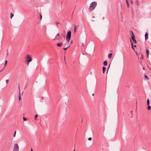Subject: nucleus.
I'll return each mask as SVG.
<instances>
[{
	"mask_svg": "<svg viewBox=\"0 0 151 151\" xmlns=\"http://www.w3.org/2000/svg\"><path fill=\"white\" fill-rule=\"evenodd\" d=\"M103 64L104 65L106 66L107 65V62L106 61H105L103 62Z\"/></svg>",
	"mask_w": 151,
	"mask_h": 151,
	"instance_id": "12",
	"label": "nucleus"
},
{
	"mask_svg": "<svg viewBox=\"0 0 151 151\" xmlns=\"http://www.w3.org/2000/svg\"><path fill=\"white\" fill-rule=\"evenodd\" d=\"M72 43V41H71V43Z\"/></svg>",
	"mask_w": 151,
	"mask_h": 151,
	"instance_id": "39",
	"label": "nucleus"
},
{
	"mask_svg": "<svg viewBox=\"0 0 151 151\" xmlns=\"http://www.w3.org/2000/svg\"><path fill=\"white\" fill-rule=\"evenodd\" d=\"M143 70H145V68H143Z\"/></svg>",
	"mask_w": 151,
	"mask_h": 151,
	"instance_id": "38",
	"label": "nucleus"
},
{
	"mask_svg": "<svg viewBox=\"0 0 151 151\" xmlns=\"http://www.w3.org/2000/svg\"><path fill=\"white\" fill-rule=\"evenodd\" d=\"M7 61L6 60L5 61V63L6 64V63H7Z\"/></svg>",
	"mask_w": 151,
	"mask_h": 151,
	"instance_id": "33",
	"label": "nucleus"
},
{
	"mask_svg": "<svg viewBox=\"0 0 151 151\" xmlns=\"http://www.w3.org/2000/svg\"><path fill=\"white\" fill-rule=\"evenodd\" d=\"M73 151H75V150H73Z\"/></svg>",
	"mask_w": 151,
	"mask_h": 151,
	"instance_id": "45",
	"label": "nucleus"
},
{
	"mask_svg": "<svg viewBox=\"0 0 151 151\" xmlns=\"http://www.w3.org/2000/svg\"><path fill=\"white\" fill-rule=\"evenodd\" d=\"M3 70V69L2 70H0V72H1V71Z\"/></svg>",
	"mask_w": 151,
	"mask_h": 151,
	"instance_id": "42",
	"label": "nucleus"
},
{
	"mask_svg": "<svg viewBox=\"0 0 151 151\" xmlns=\"http://www.w3.org/2000/svg\"><path fill=\"white\" fill-rule=\"evenodd\" d=\"M71 37V32L70 31H69L67 33L66 37V40L68 42L70 39Z\"/></svg>",
	"mask_w": 151,
	"mask_h": 151,
	"instance_id": "3",
	"label": "nucleus"
},
{
	"mask_svg": "<svg viewBox=\"0 0 151 151\" xmlns=\"http://www.w3.org/2000/svg\"><path fill=\"white\" fill-rule=\"evenodd\" d=\"M82 46H83V43H82Z\"/></svg>",
	"mask_w": 151,
	"mask_h": 151,
	"instance_id": "35",
	"label": "nucleus"
},
{
	"mask_svg": "<svg viewBox=\"0 0 151 151\" xmlns=\"http://www.w3.org/2000/svg\"><path fill=\"white\" fill-rule=\"evenodd\" d=\"M6 63H5V64H4V66L5 65H6Z\"/></svg>",
	"mask_w": 151,
	"mask_h": 151,
	"instance_id": "43",
	"label": "nucleus"
},
{
	"mask_svg": "<svg viewBox=\"0 0 151 151\" xmlns=\"http://www.w3.org/2000/svg\"><path fill=\"white\" fill-rule=\"evenodd\" d=\"M23 120L24 121H25L26 120V119L25 118H24V117H23Z\"/></svg>",
	"mask_w": 151,
	"mask_h": 151,
	"instance_id": "30",
	"label": "nucleus"
},
{
	"mask_svg": "<svg viewBox=\"0 0 151 151\" xmlns=\"http://www.w3.org/2000/svg\"><path fill=\"white\" fill-rule=\"evenodd\" d=\"M136 53H137V52H136Z\"/></svg>",
	"mask_w": 151,
	"mask_h": 151,
	"instance_id": "44",
	"label": "nucleus"
},
{
	"mask_svg": "<svg viewBox=\"0 0 151 151\" xmlns=\"http://www.w3.org/2000/svg\"><path fill=\"white\" fill-rule=\"evenodd\" d=\"M127 7L128 8H129V3H127Z\"/></svg>",
	"mask_w": 151,
	"mask_h": 151,
	"instance_id": "22",
	"label": "nucleus"
},
{
	"mask_svg": "<svg viewBox=\"0 0 151 151\" xmlns=\"http://www.w3.org/2000/svg\"><path fill=\"white\" fill-rule=\"evenodd\" d=\"M82 54L83 55H84V53H83V52H82Z\"/></svg>",
	"mask_w": 151,
	"mask_h": 151,
	"instance_id": "37",
	"label": "nucleus"
},
{
	"mask_svg": "<svg viewBox=\"0 0 151 151\" xmlns=\"http://www.w3.org/2000/svg\"><path fill=\"white\" fill-rule=\"evenodd\" d=\"M132 39V40H134L135 37L134 36V37H133V36H131Z\"/></svg>",
	"mask_w": 151,
	"mask_h": 151,
	"instance_id": "17",
	"label": "nucleus"
},
{
	"mask_svg": "<svg viewBox=\"0 0 151 151\" xmlns=\"http://www.w3.org/2000/svg\"><path fill=\"white\" fill-rule=\"evenodd\" d=\"M40 19H41L42 18V16H41V14L40 15Z\"/></svg>",
	"mask_w": 151,
	"mask_h": 151,
	"instance_id": "31",
	"label": "nucleus"
},
{
	"mask_svg": "<svg viewBox=\"0 0 151 151\" xmlns=\"http://www.w3.org/2000/svg\"><path fill=\"white\" fill-rule=\"evenodd\" d=\"M31 151H33V150L32 148L31 149Z\"/></svg>",
	"mask_w": 151,
	"mask_h": 151,
	"instance_id": "36",
	"label": "nucleus"
},
{
	"mask_svg": "<svg viewBox=\"0 0 151 151\" xmlns=\"http://www.w3.org/2000/svg\"><path fill=\"white\" fill-rule=\"evenodd\" d=\"M70 46V45H69L68 47H66L65 48H63V50H66Z\"/></svg>",
	"mask_w": 151,
	"mask_h": 151,
	"instance_id": "18",
	"label": "nucleus"
},
{
	"mask_svg": "<svg viewBox=\"0 0 151 151\" xmlns=\"http://www.w3.org/2000/svg\"><path fill=\"white\" fill-rule=\"evenodd\" d=\"M97 5V2L94 1L91 3L89 7V10L90 11L93 10L96 7Z\"/></svg>",
	"mask_w": 151,
	"mask_h": 151,
	"instance_id": "1",
	"label": "nucleus"
},
{
	"mask_svg": "<svg viewBox=\"0 0 151 151\" xmlns=\"http://www.w3.org/2000/svg\"><path fill=\"white\" fill-rule=\"evenodd\" d=\"M126 2L127 3H129V2L127 0H126Z\"/></svg>",
	"mask_w": 151,
	"mask_h": 151,
	"instance_id": "32",
	"label": "nucleus"
},
{
	"mask_svg": "<svg viewBox=\"0 0 151 151\" xmlns=\"http://www.w3.org/2000/svg\"><path fill=\"white\" fill-rule=\"evenodd\" d=\"M62 39V37L60 36H58L57 37L55 36V38L54 39V40H60Z\"/></svg>",
	"mask_w": 151,
	"mask_h": 151,
	"instance_id": "5",
	"label": "nucleus"
},
{
	"mask_svg": "<svg viewBox=\"0 0 151 151\" xmlns=\"http://www.w3.org/2000/svg\"><path fill=\"white\" fill-rule=\"evenodd\" d=\"M148 34L146 32L145 34V40H147L148 38Z\"/></svg>",
	"mask_w": 151,
	"mask_h": 151,
	"instance_id": "6",
	"label": "nucleus"
},
{
	"mask_svg": "<svg viewBox=\"0 0 151 151\" xmlns=\"http://www.w3.org/2000/svg\"><path fill=\"white\" fill-rule=\"evenodd\" d=\"M146 53H147V57L148 58V57L149 52V50H148V49H146Z\"/></svg>",
	"mask_w": 151,
	"mask_h": 151,
	"instance_id": "11",
	"label": "nucleus"
},
{
	"mask_svg": "<svg viewBox=\"0 0 151 151\" xmlns=\"http://www.w3.org/2000/svg\"><path fill=\"white\" fill-rule=\"evenodd\" d=\"M8 81H9V80L8 79L6 80V83L7 84L8 83Z\"/></svg>",
	"mask_w": 151,
	"mask_h": 151,
	"instance_id": "26",
	"label": "nucleus"
},
{
	"mask_svg": "<svg viewBox=\"0 0 151 151\" xmlns=\"http://www.w3.org/2000/svg\"><path fill=\"white\" fill-rule=\"evenodd\" d=\"M59 23L58 22H56V25L58 26V24H59Z\"/></svg>",
	"mask_w": 151,
	"mask_h": 151,
	"instance_id": "28",
	"label": "nucleus"
},
{
	"mask_svg": "<svg viewBox=\"0 0 151 151\" xmlns=\"http://www.w3.org/2000/svg\"><path fill=\"white\" fill-rule=\"evenodd\" d=\"M147 105H149L150 100L149 99H147Z\"/></svg>",
	"mask_w": 151,
	"mask_h": 151,
	"instance_id": "15",
	"label": "nucleus"
},
{
	"mask_svg": "<svg viewBox=\"0 0 151 151\" xmlns=\"http://www.w3.org/2000/svg\"><path fill=\"white\" fill-rule=\"evenodd\" d=\"M134 47H136V46L135 45H134Z\"/></svg>",
	"mask_w": 151,
	"mask_h": 151,
	"instance_id": "40",
	"label": "nucleus"
},
{
	"mask_svg": "<svg viewBox=\"0 0 151 151\" xmlns=\"http://www.w3.org/2000/svg\"><path fill=\"white\" fill-rule=\"evenodd\" d=\"M106 69V67H103V68H102V70H103V73H105V71Z\"/></svg>",
	"mask_w": 151,
	"mask_h": 151,
	"instance_id": "10",
	"label": "nucleus"
},
{
	"mask_svg": "<svg viewBox=\"0 0 151 151\" xmlns=\"http://www.w3.org/2000/svg\"><path fill=\"white\" fill-rule=\"evenodd\" d=\"M37 116H38V115L37 114L35 115V119H36V118H37Z\"/></svg>",
	"mask_w": 151,
	"mask_h": 151,
	"instance_id": "27",
	"label": "nucleus"
},
{
	"mask_svg": "<svg viewBox=\"0 0 151 151\" xmlns=\"http://www.w3.org/2000/svg\"><path fill=\"white\" fill-rule=\"evenodd\" d=\"M112 53H110L109 54L108 56V58L109 59H111L112 56Z\"/></svg>",
	"mask_w": 151,
	"mask_h": 151,
	"instance_id": "9",
	"label": "nucleus"
},
{
	"mask_svg": "<svg viewBox=\"0 0 151 151\" xmlns=\"http://www.w3.org/2000/svg\"><path fill=\"white\" fill-rule=\"evenodd\" d=\"M16 131H15V132H14V137L15 136V135H16Z\"/></svg>",
	"mask_w": 151,
	"mask_h": 151,
	"instance_id": "23",
	"label": "nucleus"
},
{
	"mask_svg": "<svg viewBox=\"0 0 151 151\" xmlns=\"http://www.w3.org/2000/svg\"><path fill=\"white\" fill-rule=\"evenodd\" d=\"M88 140H92V138L91 137L88 138Z\"/></svg>",
	"mask_w": 151,
	"mask_h": 151,
	"instance_id": "25",
	"label": "nucleus"
},
{
	"mask_svg": "<svg viewBox=\"0 0 151 151\" xmlns=\"http://www.w3.org/2000/svg\"><path fill=\"white\" fill-rule=\"evenodd\" d=\"M13 151H19V147L17 143L14 144Z\"/></svg>",
	"mask_w": 151,
	"mask_h": 151,
	"instance_id": "4",
	"label": "nucleus"
},
{
	"mask_svg": "<svg viewBox=\"0 0 151 151\" xmlns=\"http://www.w3.org/2000/svg\"><path fill=\"white\" fill-rule=\"evenodd\" d=\"M133 41L134 42V43H137V41L135 39L134 40H133Z\"/></svg>",
	"mask_w": 151,
	"mask_h": 151,
	"instance_id": "24",
	"label": "nucleus"
},
{
	"mask_svg": "<svg viewBox=\"0 0 151 151\" xmlns=\"http://www.w3.org/2000/svg\"><path fill=\"white\" fill-rule=\"evenodd\" d=\"M77 28V27L75 25L74 26V32H76V30Z\"/></svg>",
	"mask_w": 151,
	"mask_h": 151,
	"instance_id": "13",
	"label": "nucleus"
},
{
	"mask_svg": "<svg viewBox=\"0 0 151 151\" xmlns=\"http://www.w3.org/2000/svg\"><path fill=\"white\" fill-rule=\"evenodd\" d=\"M131 33L132 34L131 35V36H133V37H134V35L133 34V32L132 31H131Z\"/></svg>",
	"mask_w": 151,
	"mask_h": 151,
	"instance_id": "21",
	"label": "nucleus"
},
{
	"mask_svg": "<svg viewBox=\"0 0 151 151\" xmlns=\"http://www.w3.org/2000/svg\"><path fill=\"white\" fill-rule=\"evenodd\" d=\"M148 105V107L147 108V109L148 110H150L151 109V106H149V105Z\"/></svg>",
	"mask_w": 151,
	"mask_h": 151,
	"instance_id": "16",
	"label": "nucleus"
},
{
	"mask_svg": "<svg viewBox=\"0 0 151 151\" xmlns=\"http://www.w3.org/2000/svg\"><path fill=\"white\" fill-rule=\"evenodd\" d=\"M18 88L19 91V101L21 99V96H20V87L19 86V85L18 86Z\"/></svg>",
	"mask_w": 151,
	"mask_h": 151,
	"instance_id": "7",
	"label": "nucleus"
},
{
	"mask_svg": "<svg viewBox=\"0 0 151 151\" xmlns=\"http://www.w3.org/2000/svg\"><path fill=\"white\" fill-rule=\"evenodd\" d=\"M132 49H133L134 50H135V49H134V48L133 47V44L132 42Z\"/></svg>",
	"mask_w": 151,
	"mask_h": 151,
	"instance_id": "20",
	"label": "nucleus"
},
{
	"mask_svg": "<svg viewBox=\"0 0 151 151\" xmlns=\"http://www.w3.org/2000/svg\"><path fill=\"white\" fill-rule=\"evenodd\" d=\"M131 4H133V2H132V0H131Z\"/></svg>",
	"mask_w": 151,
	"mask_h": 151,
	"instance_id": "34",
	"label": "nucleus"
},
{
	"mask_svg": "<svg viewBox=\"0 0 151 151\" xmlns=\"http://www.w3.org/2000/svg\"><path fill=\"white\" fill-rule=\"evenodd\" d=\"M145 78L147 79V80H148L149 79V78L147 76H146V75H145Z\"/></svg>",
	"mask_w": 151,
	"mask_h": 151,
	"instance_id": "19",
	"label": "nucleus"
},
{
	"mask_svg": "<svg viewBox=\"0 0 151 151\" xmlns=\"http://www.w3.org/2000/svg\"><path fill=\"white\" fill-rule=\"evenodd\" d=\"M92 95V96H93L94 95V93H93Z\"/></svg>",
	"mask_w": 151,
	"mask_h": 151,
	"instance_id": "41",
	"label": "nucleus"
},
{
	"mask_svg": "<svg viewBox=\"0 0 151 151\" xmlns=\"http://www.w3.org/2000/svg\"><path fill=\"white\" fill-rule=\"evenodd\" d=\"M62 45H63V43L62 42L58 43L57 44V46L58 47L61 46Z\"/></svg>",
	"mask_w": 151,
	"mask_h": 151,
	"instance_id": "8",
	"label": "nucleus"
},
{
	"mask_svg": "<svg viewBox=\"0 0 151 151\" xmlns=\"http://www.w3.org/2000/svg\"><path fill=\"white\" fill-rule=\"evenodd\" d=\"M13 16L14 14L12 13H11L10 14V18L12 19Z\"/></svg>",
	"mask_w": 151,
	"mask_h": 151,
	"instance_id": "14",
	"label": "nucleus"
},
{
	"mask_svg": "<svg viewBox=\"0 0 151 151\" xmlns=\"http://www.w3.org/2000/svg\"><path fill=\"white\" fill-rule=\"evenodd\" d=\"M60 36L59 34H57L56 35V36H57V37H58V36Z\"/></svg>",
	"mask_w": 151,
	"mask_h": 151,
	"instance_id": "29",
	"label": "nucleus"
},
{
	"mask_svg": "<svg viewBox=\"0 0 151 151\" xmlns=\"http://www.w3.org/2000/svg\"><path fill=\"white\" fill-rule=\"evenodd\" d=\"M25 58L27 65H29V62L32 61V58L30 55H27Z\"/></svg>",
	"mask_w": 151,
	"mask_h": 151,
	"instance_id": "2",
	"label": "nucleus"
}]
</instances>
